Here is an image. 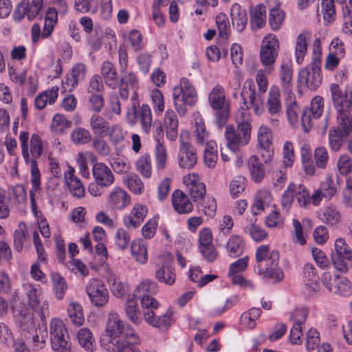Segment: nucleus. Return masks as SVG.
<instances>
[{
  "label": "nucleus",
  "instance_id": "obj_1",
  "mask_svg": "<svg viewBox=\"0 0 352 352\" xmlns=\"http://www.w3.org/2000/svg\"><path fill=\"white\" fill-rule=\"evenodd\" d=\"M105 336L108 338L109 343L102 345L109 352L123 349V344L126 342L131 344H140V342L134 329L126 324L115 311L110 312L107 316Z\"/></svg>",
  "mask_w": 352,
  "mask_h": 352
},
{
  "label": "nucleus",
  "instance_id": "obj_2",
  "mask_svg": "<svg viewBox=\"0 0 352 352\" xmlns=\"http://www.w3.org/2000/svg\"><path fill=\"white\" fill-rule=\"evenodd\" d=\"M12 309L21 333L27 339L32 338L33 350L43 349L47 338L46 328L38 327L32 309L24 303L20 302Z\"/></svg>",
  "mask_w": 352,
  "mask_h": 352
},
{
  "label": "nucleus",
  "instance_id": "obj_3",
  "mask_svg": "<svg viewBox=\"0 0 352 352\" xmlns=\"http://www.w3.org/2000/svg\"><path fill=\"white\" fill-rule=\"evenodd\" d=\"M255 257V267L263 278L274 283L283 279V271L278 266L279 252L276 250H271L268 245H261L256 250Z\"/></svg>",
  "mask_w": 352,
  "mask_h": 352
},
{
  "label": "nucleus",
  "instance_id": "obj_4",
  "mask_svg": "<svg viewBox=\"0 0 352 352\" xmlns=\"http://www.w3.org/2000/svg\"><path fill=\"white\" fill-rule=\"evenodd\" d=\"M135 297L140 300L144 318L148 324L153 327L164 330L170 327L173 322L171 309H168L165 314L157 317L155 311L158 309L159 303L152 296L142 295Z\"/></svg>",
  "mask_w": 352,
  "mask_h": 352
},
{
  "label": "nucleus",
  "instance_id": "obj_5",
  "mask_svg": "<svg viewBox=\"0 0 352 352\" xmlns=\"http://www.w3.org/2000/svg\"><path fill=\"white\" fill-rule=\"evenodd\" d=\"M320 40L318 38L314 42V57L311 65L300 69L298 72V82L310 90H316L322 83L321 74V58L319 52Z\"/></svg>",
  "mask_w": 352,
  "mask_h": 352
},
{
  "label": "nucleus",
  "instance_id": "obj_6",
  "mask_svg": "<svg viewBox=\"0 0 352 352\" xmlns=\"http://www.w3.org/2000/svg\"><path fill=\"white\" fill-rule=\"evenodd\" d=\"M175 109L180 116L186 113V106L194 105L197 102V91L186 78H182L179 85L175 86L173 93Z\"/></svg>",
  "mask_w": 352,
  "mask_h": 352
},
{
  "label": "nucleus",
  "instance_id": "obj_7",
  "mask_svg": "<svg viewBox=\"0 0 352 352\" xmlns=\"http://www.w3.org/2000/svg\"><path fill=\"white\" fill-rule=\"evenodd\" d=\"M208 102L215 110L216 122L219 127L226 125L230 112V102L226 99L224 88L217 84L208 95Z\"/></svg>",
  "mask_w": 352,
  "mask_h": 352
},
{
  "label": "nucleus",
  "instance_id": "obj_8",
  "mask_svg": "<svg viewBox=\"0 0 352 352\" xmlns=\"http://www.w3.org/2000/svg\"><path fill=\"white\" fill-rule=\"evenodd\" d=\"M50 341L52 349L56 352H70L72 344L68 331L63 322L54 318L50 326Z\"/></svg>",
  "mask_w": 352,
  "mask_h": 352
},
{
  "label": "nucleus",
  "instance_id": "obj_9",
  "mask_svg": "<svg viewBox=\"0 0 352 352\" xmlns=\"http://www.w3.org/2000/svg\"><path fill=\"white\" fill-rule=\"evenodd\" d=\"M278 52L279 42L277 37L274 34H268L262 41L259 54L261 62L268 74L274 71Z\"/></svg>",
  "mask_w": 352,
  "mask_h": 352
},
{
  "label": "nucleus",
  "instance_id": "obj_10",
  "mask_svg": "<svg viewBox=\"0 0 352 352\" xmlns=\"http://www.w3.org/2000/svg\"><path fill=\"white\" fill-rule=\"evenodd\" d=\"M324 287L333 294L348 296L352 294V283L334 272H325L321 276Z\"/></svg>",
  "mask_w": 352,
  "mask_h": 352
},
{
  "label": "nucleus",
  "instance_id": "obj_11",
  "mask_svg": "<svg viewBox=\"0 0 352 352\" xmlns=\"http://www.w3.org/2000/svg\"><path fill=\"white\" fill-rule=\"evenodd\" d=\"M335 252L331 254V261L334 267L341 272H346L352 268V250L342 238H338L334 243Z\"/></svg>",
  "mask_w": 352,
  "mask_h": 352
},
{
  "label": "nucleus",
  "instance_id": "obj_12",
  "mask_svg": "<svg viewBox=\"0 0 352 352\" xmlns=\"http://www.w3.org/2000/svg\"><path fill=\"white\" fill-rule=\"evenodd\" d=\"M210 133L206 131L203 121L199 120V144L204 146V162L209 168H214L217 164V146L213 140H209Z\"/></svg>",
  "mask_w": 352,
  "mask_h": 352
},
{
  "label": "nucleus",
  "instance_id": "obj_13",
  "mask_svg": "<svg viewBox=\"0 0 352 352\" xmlns=\"http://www.w3.org/2000/svg\"><path fill=\"white\" fill-rule=\"evenodd\" d=\"M329 89L336 113H352V89L342 90L336 83L331 84Z\"/></svg>",
  "mask_w": 352,
  "mask_h": 352
},
{
  "label": "nucleus",
  "instance_id": "obj_14",
  "mask_svg": "<svg viewBox=\"0 0 352 352\" xmlns=\"http://www.w3.org/2000/svg\"><path fill=\"white\" fill-rule=\"evenodd\" d=\"M85 292L95 307H102L109 301V292L102 281L98 278H91L88 281Z\"/></svg>",
  "mask_w": 352,
  "mask_h": 352
},
{
  "label": "nucleus",
  "instance_id": "obj_15",
  "mask_svg": "<svg viewBox=\"0 0 352 352\" xmlns=\"http://www.w3.org/2000/svg\"><path fill=\"white\" fill-rule=\"evenodd\" d=\"M225 137L228 147L233 152H236L241 146L246 145L251 138V131L236 126H227Z\"/></svg>",
  "mask_w": 352,
  "mask_h": 352
},
{
  "label": "nucleus",
  "instance_id": "obj_16",
  "mask_svg": "<svg viewBox=\"0 0 352 352\" xmlns=\"http://www.w3.org/2000/svg\"><path fill=\"white\" fill-rule=\"evenodd\" d=\"M190 133L183 131L180 133L182 148L179 157V165L182 168L191 169L197 162V150L187 142Z\"/></svg>",
  "mask_w": 352,
  "mask_h": 352
},
{
  "label": "nucleus",
  "instance_id": "obj_17",
  "mask_svg": "<svg viewBox=\"0 0 352 352\" xmlns=\"http://www.w3.org/2000/svg\"><path fill=\"white\" fill-rule=\"evenodd\" d=\"M199 213L203 214L199 216L200 225L214 217L217 211L216 201L212 196L206 195V185L204 183H199Z\"/></svg>",
  "mask_w": 352,
  "mask_h": 352
},
{
  "label": "nucleus",
  "instance_id": "obj_18",
  "mask_svg": "<svg viewBox=\"0 0 352 352\" xmlns=\"http://www.w3.org/2000/svg\"><path fill=\"white\" fill-rule=\"evenodd\" d=\"M138 117L140 118L142 131L148 134L152 126V113L148 104H143L140 109L139 115L136 107L133 104L126 114V119L129 123L133 124L136 122Z\"/></svg>",
  "mask_w": 352,
  "mask_h": 352
},
{
  "label": "nucleus",
  "instance_id": "obj_19",
  "mask_svg": "<svg viewBox=\"0 0 352 352\" xmlns=\"http://www.w3.org/2000/svg\"><path fill=\"white\" fill-rule=\"evenodd\" d=\"M241 100H243V106L245 109L252 107L256 115L261 114L263 108L262 97L256 94V90L252 82L249 83L248 87H243L241 92Z\"/></svg>",
  "mask_w": 352,
  "mask_h": 352
},
{
  "label": "nucleus",
  "instance_id": "obj_20",
  "mask_svg": "<svg viewBox=\"0 0 352 352\" xmlns=\"http://www.w3.org/2000/svg\"><path fill=\"white\" fill-rule=\"evenodd\" d=\"M267 109L269 113L274 117L271 122L275 126L278 125V118L282 112L280 91L278 87L272 86L268 94Z\"/></svg>",
  "mask_w": 352,
  "mask_h": 352
},
{
  "label": "nucleus",
  "instance_id": "obj_21",
  "mask_svg": "<svg viewBox=\"0 0 352 352\" xmlns=\"http://www.w3.org/2000/svg\"><path fill=\"white\" fill-rule=\"evenodd\" d=\"M24 289L28 298L29 305L31 307H28L32 309V312L34 309H39L41 312L40 316L43 320L45 313L48 309V305L45 302L41 303V292L31 284L25 285Z\"/></svg>",
  "mask_w": 352,
  "mask_h": 352
},
{
  "label": "nucleus",
  "instance_id": "obj_22",
  "mask_svg": "<svg viewBox=\"0 0 352 352\" xmlns=\"http://www.w3.org/2000/svg\"><path fill=\"white\" fill-rule=\"evenodd\" d=\"M269 8V24L273 31L278 30L282 26L285 18V12L280 8L278 0H266Z\"/></svg>",
  "mask_w": 352,
  "mask_h": 352
},
{
  "label": "nucleus",
  "instance_id": "obj_23",
  "mask_svg": "<svg viewBox=\"0 0 352 352\" xmlns=\"http://www.w3.org/2000/svg\"><path fill=\"white\" fill-rule=\"evenodd\" d=\"M87 74L86 65L83 63L76 64L71 69L70 72L65 77L63 81V87L65 90L72 91L78 84L82 81Z\"/></svg>",
  "mask_w": 352,
  "mask_h": 352
},
{
  "label": "nucleus",
  "instance_id": "obj_24",
  "mask_svg": "<svg viewBox=\"0 0 352 352\" xmlns=\"http://www.w3.org/2000/svg\"><path fill=\"white\" fill-rule=\"evenodd\" d=\"M94 181L107 188L110 187L115 182V176L111 169L104 163H96L92 168Z\"/></svg>",
  "mask_w": 352,
  "mask_h": 352
},
{
  "label": "nucleus",
  "instance_id": "obj_25",
  "mask_svg": "<svg viewBox=\"0 0 352 352\" xmlns=\"http://www.w3.org/2000/svg\"><path fill=\"white\" fill-rule=\"evenodd\" d=\"M74 168L69 166L64 174V178L72 195L80 199L85 195V188L81 180L74 175Z\"/></svg>",
  "mask_w": 352,
  "mask_h": 352
},
{
  "label": "nucleus",
  "instance_id": "obj_26",
  "mask_svg": "<svg viewBox=\"0 0 352 352\" xmlns=\"http://www.w3.org/2000/svg\"><path fill=\"white\" fill-rule=\"evenodd\" d=\"M146 206L136 204L133 206L129 215L124 217V226L129 228H136L143 222L147 214Z\"/></svg>",
  "mask_w": 352,
  "mask_h": 352
},
{
  "label": "nucleus",
  "instance_id": "obj_27",
  "mask_svg": "<svg viewBox=\"0 0 352 352\" xmlns=\"http://www.w3.org/2000/svg\"><path fill=\"white\" fill-rule=\"evenodd\" d=\"M172 205L178 214L190 213L193 206L186 195L180 190H175L171 197Z\"/></svg>",
  "mask_w": 352,
  "mask_h": 352
},
{
  "label": "nucleus",
  "instance_id": "obj_28",
  "mask_svg": "<svg viewBox=\"0 0 352 352\" xmlns=\"http://www.w3.org/2000/svg\"><path fill=\"white\" fill-rule=\"evenodd\" d=\"M43 0H32L30 3L23 0L18 6L16 13L21 15V18L26 15L30 21L35 19L43 8Z\"/></svg>",
  "mask_w": 352,
  "mask_h": 352
},
{
  "label": "nucleus",
  "instance_id": "obj_29",
  "mask_svg": "<svg viewBox=\"0 0 352 352\" xmlns=\"http://www.w3.org/2000/svg\"><path fill=\"white\" fill-rule=\"evenodd\" d=\"M230 17L234 28L238 32H243L248 23L247 12L238 3H234L230 8Z\"/></svg>",
  "mask_w": 352,
  "mask_h": 352
},
{
  "label": "nucleus",
  "instance_id": "obj_30",
  "mask_svg": "<svg viewBox=\"0 0 352 352\" xmlns=\"http://www.w3.org/2000/svg\"><path fill=\"white\" fill-rule=\"evenodd\" d=\"M179 122L175 112L172 109H168L164 118V126L167 138L170 141H175L178 136Z\"/></svg>",
  "mask_w": 352,
  "mask_h": 352
},
{
  "label": "nucleus",
  "instance_id": "obj_31",
  "mask_svg": "<svg viewBox=\"0 0 352 352\" xmlns=\"http://www.w3.org/2000/svg\"><path fill=\"white\" fill-rule=\"evenodd\" d=\"M100 71L106 85L116 89L118 87L119 79L114 65L110 61H105L102 63Z\"/></svg>",
  "mask_w": 352,
  "mask_h": 352
},
{
  "label": "nucleus",
  "instance_id": "obj_32",
  "mask_svg": "<svg viewBox=\"0 0 352 352\" xmlns=\"http://www.w3.org/2000/svg\"><path fill=\"white\" fill-rule=\"evenodd\" d=\"M248 170L252 179L260 183L265 176V170L258 157L253 155L248 160Z\"/></svg>",
  "mask_w": 352,
  "mask_h": 352
},
{
  "label": "nucleus",
  "instance_id": "obj_33",
  "mask_svg": "<svg viewBox=\"0 0 352 352\" xmlns=\"http://www.w3.org/2000/svg\"><path fill=\"white\" fill-rule=\"evenodd\" d=\"M331 129L349 136L352 132V113H336V126Z\"/></svg>",
  "mask_w": 352,
  "mask_h": 352
},
{
  "label": "nucleus",
  "instance_id": "obj_34",
  "mask_svg": "<svg viewBox=\"0 0 352 352\" xmlns=\"http://www.w3.org/2000/svg\"><path fill=\"white\" fill-rule=\"evenodd\" d=\"M135 298H136L134 297V294L133 296L129 295L126 302L124 310L126 315L130 321L134 324L138 325L141 324L142 320Z\"/></svg>",
  "mask_w": 352,
  "mask_h": 352
},
{
  "label": "nucleus",
  "instance_id": "obj_35",
  "mask_svg": "<svg viewBox=\"0 0 352 352\" xmlns=\"http://www.w3.org/2000/svg\"><path fill=\"white\" fill-rule=\"evenodd\" d=\"M111 204L116 208L122 209L130 204V196L120 188L114 189L109 196Z\"/></svg>",
  "mask_w": 352,
  "mask_h": 352
},
{
  "label": "nucleus",
  "instance_id": "obj_36",
  "mask_svg": "<svg viewBox=\"0 0 352 352\" xmlns=\"http://www.w3.org/2000/svg\"><path fill=\"white\" fill-rule=\"evenodd\" d=\"M155 278L160 282L167 285H173L176 280V274L173 267L168 264H163L155 272Z\"/></svg>",
  "mask_w": 352,
  "mask_h": 352
},
{
  "label": "nucleus",
  "instance_id": "obj_37",
  "mask_svg": "<svg viewBox=\"0 0 352 352\" xmlns=\"http://www.w3.org/2000/svg\"><path fill=\"white\" fill-rule=\"evenodd\" d=\"M90 127L98 136H104L110 131V124L98 114L93 115L90 118Z\"/></svg>",
  "mask_w": 352,
  "mask_h": 352
},
{
  "label": "nucleus",
  "instance_id": "obj_38",
  "mask_svg": "<svg viewBox=\"0 0 352 352\" xmlns=\"http://www.w3.org/2000/svg\"><path fill=\"white\" fill-rule=\"evenodd\" d=\"M265 24V7L263 4H258L250 12V25L253 29H261Z\"/></svg>",
  "mask_w": 352,
  "mask_h": 352
},
{
  "label": "nucleus",
  "instance_id": "obj_39",
  "mask_svg": "<svg viewBox=\"0 0 352 352\" xmlns=\"http://www.w3.org/2000/svg\"><path fill=\"white\" fill-rule=\"evenodd\" d=\"M303 169L306 175L313 176L316 173V168L312 161V153L308 144H303L300 149Z\"/></svg>",
  "mask_w": 352,
  "mask_h": 352
},
{
  "label": "nucleus",
  "instance_id": "obj_40",
  "mask_svg": "<svg viewBox=\"0 0 352 352\" xmlns=\"http://www.w3.org/2000/svg\"><path fill=\"white\" fill-rule=\"evenodd\" d=\"M321 220L329 226H336L342 221L340 212L333 206H327L322 210Z\"/></svg>",
  "mask_w": 352,
  "mask_h": 352
},
{
  "label": "nucleus",
  "instance_id": "obj_41",
  "mask_svg": "<svg viewBox=\"0 0 352 352\" xmlns=\"http://www.w3.org/2000/svg\"><path fill=\"white\" fill-rule=\"evenodd\" d=\"M245 248V243L241 236L232 235L228 239L226 248L228 255L234 258L242 254Z\"/></svg>",
  "mask_w": 352,
  "mask_h": 352
},
{
  "label": "nucleus",
  "instance_id": "obj_42",
  "mask_svg": "<svg viewBox=\"0 0 352 352\" xmlns=\"http://www.w3.org/2000/svg\"><path fill=\"white\" fill-rule=\"evenodd\" d=\"M131 252L135 259L140 264H144L148 259L147 247L145 242L139 239L131 245Z\"/></svg>",
  "mask_w": 352,
  "mask_h": 352
},
{
  "label": "nucleus",
  "instance_id": "obj_43",
  "mask_svg": "<svg viewBox=\"0 0 352 352\" xmlns=\"http://www.w3.org/2000/svg\"><path fill=\"white\" fill-rule=\"evenodd\" d=\"M77 339L79 344L87 351L93 352L95 350V340L89 329H80L77 333Z\"/></svg>",
  "mask_w": 352,
  "mask_h": 352
},
{
  "label": "nucleus",
  "instance_id": "obj_44",
  "mask_svg": "<svg viewBox=\"0 0 352 352\" xmlns=\"http://www.w3.org/2000/svg\"><path fill=\"white\" fill-rule=\"evenodd\" d=\"M58 88H52L38 94L34 101L36 108L41 110L44 109L47 103L54 104L58 97Z\"/></svg>",
  "mask_w": 352,
  "mask_h": 352
},
{
  "label": "nucleus",
  "instance_id": "obj_45",
  "mask_svg": "<svg viewBox=\"0 0 352 352\" xmlns=\"http://www.w3.org/2000/svg\"><path fill=\"white\" fill-rule=\"evenodd\" d=\"M337 167L339 173L348 176L347 182L352 186V160L347 155H342L338 160Z\"/></svg>",
  "mask_w": 352,
  "mask_h": 352
},
{
  "label": "nucleus",
  "instance_id": "obj_46",
  "mask_svg": "<svg viewBox=\"0 0 352 352\" xmlns=\"http://www.w3.org/2000/svg\"><path fill=\"white\" fill-rule=\"evenodd\" d=\"M158 291V285L154 280L145 279L142 280L135 288L134 296L144 295L152 296Z\"/></svg>",
  "mask_w": 352,
  "mask_h": 352
},
{
  "label": "nucleus",
  "instance_id": "obj_47",
  "mask_svg": "<svg viewBox=\"0 0 352 352\" xmlns=\"http://www.w3.org/2000/svg\"><path fill=\"white\" fill-rule=\"evenodd\" d=\"M182 182L186 191L195 201L198 197V174L196 173H189L183 177Z\"/></svg>",
  "mask_w": 352,
  "mask_h": 352
},
{
  "label": "nucleus",
  "instance_id": "obj_48",
  "mask_svg": "<svg viewBox=\"0 0 352 352\" xmlns=\"http://www.w3.org/2000/svg\"><path fill=\"white\" fill-rule=\"evenodd\" d=\"M137 171L144 178H150L152 173L151 157L146 154L141 155L135 163Z\"/></svg>",
  "mask_w": 352,
  "mask_h": 352
},
{
  "label": "nucleus",
  "instance_id": "obj_49",
  "mask_svg": "<svg viewBox=\"0 0 352 352\" xmlns=\"http://www.w3.org/2000/svg\"><path fill=\"white\" fill-rule=\"evenodd\" d=\"M51 279L56 297L58 300L63 299L67 289L65 280L57 272H52L51 274Z\"/></svg>",
  "mask_w": 352,
  "mask_h": 352
},
{
  "label": "nucleus",
  "instance_id": "obj_50",
  "mask_svg": "<svg viewBox=\"0 0 352 352\" xmlns=\"http://www.w3.org/2000/svg\"><path fill=\"white\" fill-rule=\"evenodd\" d=\"M68 316L72 322L77 326L82 324L85 319L82 306L76 302L70 303L67 309Z\"/></svg>",
  "mask_w": 352,
  "mask_h": 352
},
{
  "label": "nucleus",
  "instance_id": "obj_51",
  "mask_svg": "<svg viewBox=\"0 0 352 352\" xmlns=\"http://www.w3.org/2000/svg\"><path fill=\"white\" fill-rule=\"evenodd\" d=\"M349 136L331 129L329 131V144L333 151L337 152L345 143Z\"/></svg>",
  "mask_w": 352,
  "mask_h": 352
},
{
  "label": "nucleus",
  "instance_id": "obj_52",
  "mask_svg": "<svg viewBox=\"0 0 352 352\" xmlns=\"http://www.w3.org/2000/svg\"><path fill=\"white\" fill-rule=\"evenodd\" d=\"M262 311L258 308H252L244 312L241 316V324L249 329H254L256 327V320H258Z\"/></svg>",
  "mask_w": 352,
  "mask_h": 352
},
{
  "label": "nucleus",
  "instance_id": "obj_53",
  "mask_svg": "<svg viewBox=\"0 0 352 352\" xmlns=\"http://www.w3.org/2000/svg\"><path fill=\"white\" fill-rule=\"evenodd\" d=\"M257 137L261 148L272 147L273 135L271 129L268 126L261 125L258 129Z\"/></svg>",
  "mask_w": 352,
  "mask_h": 352
},
{
  "label": "nucleus",
  "instance_id": "obj_54",
  "mask_svg": "<svg viewBox=\"0 0 352 352\" xmlns=\"http://www.w3.org/2000/svg\"><path fill=\"white\" fill-rule=\"evenodd\" d=\"M307 52V36L305 33L298 35L296 39L295 56L298 64H301Z\"/></svg>",
  "mask_w": 352,
  "mask_h": 352
},
{
  "label": "nucleus",
  "instance_id": "obj_55",
  "mask_svg": "<svg viewBox=\"0 0 352 352\" xmlns=\"http://www.w3.org/2000/svg\"><path fill=\"white\" fill-rule=\"evenodd\" d=\"M72 141L75 144H86L91 140L90 132L81 126L76 128L71 134Z\"/></svg>",
  "mask_w": 352,
  "mask_h": 352
},
{
  "label": "nucleus",
  "instance_id": "obj_56",
  "mask_svg": "<svg viewBox=\"0 0 352 352\" xmlns=\"http://www.w3.org/2000/svg\"><path fill=\"white\" fill-rule=\"evenodd\" d=\"M248 109L245 107L238 109L235 113V121L238 126L252 131L251 116Z\"/></svg>",
  "mask_w": 352,
  "mask_h": 352
},
{
  "label": "nucleus",
  "instance_id": "obj_57",
  "mask_svg": "<svg viewBox=\"0 0 352 352\" xmlns=\"http://www.w3.org/2000/svg\"><path fill=\"white\" fill-rule=\"evenodd\" d=\"M321 13L324 23H332L336 16V10L333 0H322L321 2Z\"/></svg>",
  "mask_w": 352,
  "mask_h": 352
},
{
  "label": "nucleus",
  "instance_id": "obj_58",
  "mask_svg": "<svg viewBox=\"0 0 352 352\" xmlns=\"http://www.w3.org/2000/svg\"><path fill=\"white\" fill-rule=\"evenodd\" d=\"M293 70L290 64H283L280 67V77L285 90L289 91L292 88Z\"/></svg>",
  "mask_w": 352,
  "mask_h": 352
},
{
  "label": "nucleus",
  "instance_id": "obj_59",
  "mask_svg": "<svg viewBox=\"0 0 352 352\" xmlns=\"http://www.w3.org/2000/svg\"><path fill=\"white\" fill-rule=\"evenodd\" d=\"M72 122L68 121L67 118L62 114H56L51 124L52 131L58 134L63 133L65 130L71 126Z\"/></svg>",
  "mask_w": 352,
  "mask_h": 352
},
{
  "label": "nucleus",
  "instance_id": "obj_60",
  "mask_svg": "<svg viewBox=\"0 0 352 352\" xmlns=\"http://www.w3.org/2000/svg\"><path fill=\"white\" fill-rule=\"evenodd\" d=\"M295 197V184L291 183L287 187L286 190L283 192L281 199H280V204L283 208V210H284L286 212H287L294 199Z\"/></svg>",
  "mask_w": 352,
  "mask_h": 352
},
{
  "label": "nucleus",
  "instance_id": "obj_61",
  "mask_svg": "<svg viewBox=\"0 0 352 352\" xmlns=\"http://www.w3.org/2000/svg\"><path fill=\"white\" fill-rule=\"evenodd\" d=\"M314 157L315 167L317 166L320 169L326 168L329 161V154L325 147H317L314 151Z\"/></svg>",
  "mask_w": 352,
  "mask_h": 352
},
{
  "label": "nucleus",
  "instance_id": "obj_62",
  "mask_svg": "<svg viewBox=\"0 0 352 352\" xmlns=\"http://www.w3.org/2000/svg\"><path fill=\"white\" fill-rule=\"evenodd\" d=\"M233 304L230 299L217 298L213 300L211 305L213 315H221L232 307Z\"/></svg>",
  "mask_w": 352,
  "mask_h": 352
},
{
  "label": "nucleus",
  "instance_id": "obj_63",
  "mask_svg": "<svg viewBox=\"0 0 352 352\" xmlns=\"http://www.w3.org/2000/svg\"><path fill=\"white\" fill-rule=\"evenodd\" d=\"M295 196L300 206L307 208L309 205V192L304 185L295 184Z\"/></svg>",
  "mask_w": 352,
  "mask_h": 352
},
{
  "label": "nucleus",
  "instance_id": "obj_64",
  "mask_svg": "<svg viewBox=\"0 0 352 352\" xmlns=\"http://www.w3.org/2000/svg\"><path fill=\"white\" fill-rule=\"evenodd\" d=\"M302 278L305 283H318L319 276L317 270L313 264L308 263L304 265Z\"/></svg>",
  "mask_w": 352,
  "mask_h": 352
}]
</instances>
